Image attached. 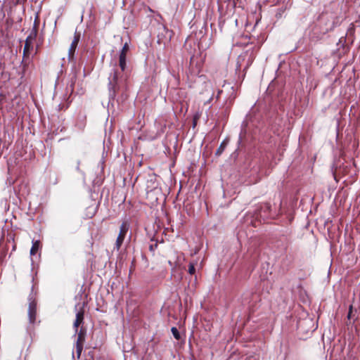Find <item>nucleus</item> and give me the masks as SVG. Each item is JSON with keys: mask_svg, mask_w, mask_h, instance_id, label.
I'll return each instance as SVG.
<instances>
[{"mask_svg": "<svg viewBox=\"0 0 360 360\" xmlns=\"http://www.w3.org/2000/svg\"><path fill=\"white\" fill-rule=\"evenodd\" d=\"M127 56L124 53H120L119 56V67L120 70L117 68V65H115L114 68L112 70L108 77V91L109 99L113 100L116 96L117 92L123 90L126 86L127 80Z\"/></svg>", "mask_w": 360, "mask_h": 360, "instance_id": "obj_1", "label": "nucleus"}, {"mask_svg": "<svg viewBox=\"0 0 360 360\" xmlns=\"http://www.w3.org/2000/svg\"><path fill=\"white\" fill-rule=\"evenodd\" d=\"M146 191V198L149 202H165L166 195L162 193L161 188H156L153 190Z\"/></svg>", "mask_w": 360, "mask_h": 360, "instance_id": "obj_2", "label": "nucleus"}, {"mask_svg": "<svg viewBox=\"0 0 360 360\" xmlns=\"http://www.w3.org/2000/svg\"><path fill=\"white\" fill-rule=\"evenodd\" d=\"M28 319L30 324H34L37 320V303L31 296L29 297Z\"/></svg>", "mask_w": 360, "mask_h": 360, "instance_id": "obj_3", "label": "nucleus"}, {"mask_svg": "<svg viewBox=\"0 0 360 360\" xmlns=\"http://www.w3.org/2000/svg\"><path fill=\"white\" fill-rule=\"evenodd\" d=\"M128 230L129 224L127 222H123L120 226V233L115 243V247L117 250L120 248Z\"/></svg>", "mask_w": 360, "mask_h": 360, "instance_id": "obj_4", "label": "nucleus"}, {"mask_svg": "<svg viewBox=\"0 0 360 360\" xmlns=\"http://www.w3.org/2000/svg\"><path fill=\"white\" fill-rule=\"evenodd\" d=\"M156 188H160L157 176L155 174H148L146 179V191L153 190Z\"/></svg>", "mask_w": 360, "mask_h": 360, "instance_id": "obj_5", "label": "nucleus"}, {"mask_svg": "<svg viewBox=\"0 0 360 360\" xmlns=\"http://www.w3.org/2000/svg\"><path fill=\"white\" fill-rule=\"evenodd\" d=\"M174 255L175 256L174 261H172V259H169L168 261V263L170 265L172 269H174L176 266L180 265L181 262L184 260V257L182 253L174 252Z\"/></svg>", "mask_w": 360, "mask_h": 360, "instance_id": "obj_6", "label": "nucleus"}, {"mask_svg": "<svg viewBox=\"0 0 360 360\" xmlns=\"http://www.w3.org/2000/svg\"><path fill=\"white\" fill-rule=\"evenodd\" d=\"M79 39H80V34H79L75 35L74 39L72 41L70 47L69 51H68V58H69V60H70L74 56L76 48H77V44H78L79 41Z\"/></svg>", "mask_w": 360, "mask_h": 360, "instance_id": "obj_7", "label": "nucleus"}, {"mask_svg": "<svg viewBox=\"0 0 360 360\" xmlns=\"http://www.w3.org/2000/svg\"><path fill=\"white\" fill-rule=\"evenodd\" d=\"M84 321V311L83 310H80L76 314V319L73 323V327L75 330V333L77 332L79 326L83 323Z\"/></svg>", "mask_w": 360, "mask_h": 360, "instance_id": "obj_8", "label": "nucleus"}, {"mask_svg": "<svg viewBox=\"0 0 360 360\" xmlns=\"http://www.w3.org/2000/svg\"><path fill=\"white\" fill-rule=\"evenodd\" d=\"M229 143V139H225L222 141V142L220 143L219 148H217L215 155L216 156H220L224 150H225L226 147L227 146Z\"/></svg>", "mask_w": 360, "mask_h": 360, "instance_id": "obj_9", "label": "nucleus"}, {"mask_svg": "<svg viewBox=\"0 0 360 360\" xmlns=\"http://www.w3.org/2000/svg\"><path fill=\"white\" fill-rule=\"evenodd\" d=\"M40 248V241L32 240V247L30 249V255H34Z\"/></svg>", "mask_w": 360, "mask_h": 360, "instance_id": "obj_10", "label": "nucleus"}, {"mask_svg": "<svg viewBox=\"0 0 360 360\" xmlns=\"http://www.w3.org/2000/svg\"><path fill=\"white\" fill-rule=\"evenodd\" d=\"M85 339V333L83 331V329L81 328L79 332L78 333V337L76 343H83Z\"/></svg>", "mask_w": 360, "mask_h": 360, "instance_id": "obj_11", "label": "nucleus"}, {"mask_svg": "<svg viewBox=\"0 0 360 360\" xmlns=\"http://www.w3.org/2000/svg\"><path fill=\"white\" fill-rule=\"evenodd\" d=\"M171 331H172V333L174 338L176 340H179L181 339L180 333L176 327H172L171 329Z\"/></svg>", "mask_w": 360, "mask_h": 360, "instance_id": "obj_12", "label": "nucleus"}, {"mask_svg": "<svg viewBox=\"0 0 360 360\" xmlns=\"http://www.w3.org/2000/svg\"><path fill=\"white\" fill-rule=\"evenodd\" d=\"M83 345L82 343H76V352L77 354V357L79 358L82 351Z\"/></svg>", "mask_w": 360, "mask_h": 360, "instance_id": "obj_13", "label": "nucleus"}, {"mask_svg": "<svg viewBox=\"0 0 360 360\" xmlns=\"http://www.w3.org/2000/svg\"><path fill=\"white\" fill-rule=\"evenodd\" d=\"M195 271V264L191 262L189 264V266H188V273L190 274H194Z\"/></svg>", "mask_w": 360, "mask_h": 360, "instance_id": "obj_14", "label": "nucleus"}, {"mask_svg": "<svg viewBox=\"0 0 360 360\" xmlns=\"http://www.w3.org/2000/svg\"><path fill=\"white\" fill-rule=\"evenodd\" d=\"M128 49H129L128 44H127V43H125L120 51V53H124V56H126V53L128 51Z\"/></svg>", "mask_w": 360, "mask_h": 360, "instance_id": "obj_15", "label": "nucleus"}, {"mask_svg": "<svg viewBox=\"0 0 360 360\" xmlns=\"http://www.w3.org/2000/svg\"><path fill=\"white\" fill-rule=\"evenodd\" d=\"M351 313H352V307H350V309H349V314H348V319H350Z\"/></svg>", "mask_w": 360, "mask_h": 360, "instance_id": "obj_16", "label": "nucleus"}, {"mask_svg": "<svg viewBox=\"0 0 360 360\" xmlns=\"http://www.w3.org/2000/svg\"><path fill=\"white\" fill-rule=\"evenodd\" d=\"M79 161L77 162V168H76L77 170H78V171L79 170Z\"/></svg>", "mask_w": 360, "mask_h": 360, "instance_id": "obj_17", "label": "nucleus"}, {"mask_svg": "<svg viewBox=\"0 0 360 360\" xmlns=\"http://www.w3.org/2000/svg\"><path fill=\"white\" fill-rule=\"evenodd\" d=\"M275 216H276V214H270V217H271V218L275 217Z\"/></svg>", "mask_w": 360, "mask_h": 360, "instance_id": "obj_18", "label": "nucleus"}, {"mask_svg": "<svg viewBox=\"0 0 360 360\" xmlns=\"http://www.w3.org/2000/svg\"><path fill=\"white\" fill-rule=\"evenodd\" d=\"M267 208H268L269 210H271L272 209V206H271V205H270L269 206H268V207H267Z\"/></svg>", "mask_w": 360, "mask_h": 360, "instance_id": "obj_19", "label": "nucleus"}, {"mask_svg": "<svg viewBox=\"0 0 360 360\" xmlns=\"http://www.w3.org/2000/svg\"><path fill=\"white\" fill-rule=\"evenodd\" d=\"M23 205H25V206H26V205H27V203H25V204H23ZM28 205H30V204H28Z\"/></svg>", "mask_w": 360, "mask_h": 360, "instance_id": "obj_20", "label": "nucleus"}]
</instances>
